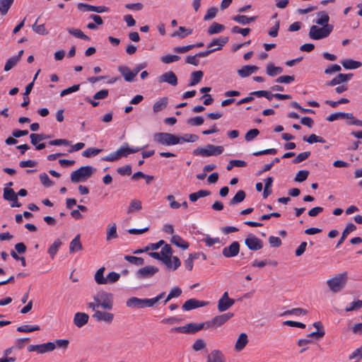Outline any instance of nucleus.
<instances>
[{"mask_svg":"<svg viewBox=\"0 0 362 362\" xmlns=\"http://www.w3.org/2000/svg\"><path fill=\"white\" fill-rule=\"evenodd\" d=\"M92 317L97 322H104L107 324H111L114 320V314L105 310H96Z\"/></svg>","mask_w":362,"mask_h":362,"instance_id":"14","label":"nucleus"},{"mask_svg":"<svg viewBox=\"0 0 362 362\" xmlns=\"http://www.w3.org/2000/svg\"><path fill=\"white\" fill-rule=\"evenodd\" d=\"M235 303V300L228 297V292H225L218 301V310L221 313L228 310Z\"/></svg>","mask_w":362,"mask_h":362,"instance_id":"13","label":"nucleus"},{"mask_svg":"<svg viewBox=\"0 0 362 362\" xmlns=\"http://www.w3.org/2000/svg\"><path fill=\"white\" fill-rule=\"evenodd\" d=\"M303 140L309 144H314L316 142H320V143L325 142V140L322 137L317 136L315 134H310L308 137L304 136L303 138Z\"/></svg>","mask_w":362,"mask_h":362,"instance_id":"47","label":"nucleus"},{"mask_svg":"<svg viewBox=\"0 0 362 362\" xmlns=\"http://www.w3.org/2000/svg\"><path fill=\"white\" fill-rule=\"evenodd\" d=\"M93 171L92 166H82L71 173V181L74 183L85 181L92 176Z\"/></svg>","mask_w":362,"mask_h":362,"instance_id":"4","label":"nucleus"},{"mask_svg":"<svg viewBox=\"0 0 362 362\" xmlns=\"http://www.w3.org/2000/svg\"><path fill=\"white\" fill-rule=\"evenodd\" d=\"M206 344L205 341L202 339H197L194 344L192 345V349L195 351H199L202 349H204L206 347Z\"/></svg>","mask_w":362,"mask_h":362,"instance_id":"61","label":"nucleus"},{"mask_svg":"<svg viewBox=\"0 0 362 362\" xmlns=\"http://www.w3.org/2000/svg\"><path fill=\"white\" fill-rule=\"evenodd\" d=\"M67 31L69 34L71 35L80 38L83 40L89 41L90 39V37L85 35L81 30L79 29H74V28H67Z\"/></svg>","mask_w":362,"mask_h":362,"instance_id":"41","label":"nucleus"},{"mask_svg":"<svg viewBox=\"0 0 362 362\" xmlns=\"http://www.w3.org/2000/svg\"><path fill=\"white\" fill-rule=\"evenodd\" d=\"M18 58H15L14 57L8 59L5 64L4 71H8L12 68H13L18 63Z\"/></svg>","mask_w":362,"mask_h":362,"instance_id":"59","label":"nucleus"},{"mask_svg":"<svg viewBox=\"0 0 362 362\" xmlns=\"http://www.w3.org/2000/svg\"><path fill=\"white\" fill-rule=\"evenodd\" d=\"M30 142L33 145H37L40 141L51 138L49 134H35L33 133L30 135Z\"/></svg>","mask_w":362,"mask_h":362,"instance_id":"32","label":"nucleus"},{"mask_svg":"<svg viewBox=\"0 0 362 362\" xmlns=\"http://www.w3.org/2000/svg\"><path fill=\"white\" fill-rule=\"evenodd\" d=\"M89 320V315L85 313L78 312L74 316V324L76 327L81 328L86 325Z\"/></svg>","mask_w":362,"mask_h":362,"instance_id":"21","label":"nucleus"},{"mask_svg":"<svg viewBox=\"0 0 362 362\" xmlns=\"http://www.w3.org/2000/svg\"><path fill=\"white\" fill-rule=\"evenodd\" d=\"M17 194L14 190L9 187L4 189V199L8 201L16 200Z\"/></svg>","mask_w":362,"mask_h":362,"instance_id":"49","label":"nucleus"},{"mask_svg":"<svg viewBox=\"0 0 362 362\" xmlns=\"http://www.w3.org/2000/svg\"><path fill=\"white\" fill-rule=\"evenodd\" d=\"M356 230V226L354 223H348L347 226H346V228H344V230H343L340 239L339 240L336 247H339L343 243V242L345 240V239L347 238L348 235L350 233H351Z\"/></svg>","mask_w":362,"mask_h":362,"instance_id":"28","label":"nucleus"},{"mask_svg":"<svg viewBox=\"0 0 362 362\" xmlns=\"http://www.w3.org/2000/svg\"><path fill=\"white\" fill-rule=\"evenodd\" d=\"M162 258L170 257L173 255V250L170 245L165 244L160 252Z\"/></svg>","mask_w":362,"mask_h":362,"instance_id":"57","label":"nucleus"},{"mask_svg":"<svg viewBox=\"0 0 362 362\" xmlns=\"http://www.w3.org/2000/svg\"><path fill=\"white\" fill-rule=\"evenodd\" d=\"M32 28L33 31H35L36 33L39 35H45L48 34V32L46 30L44 24L37 25V22H35L33 25Z\"/></svg>","mask_w":362,"mask_h":362,"instance_id":"54","label":"nucleus"},{"mask_svg":"<svg viewBox=\"0 0 362 362\" xmlns=\"http://www.w3.org/2000/svg\"><path fill=\"white\" fill-rule=\"evenodd\" d=\"M14 0H0V11L2 15H6L13 4Z\"/></svg>","mask_w":362,"mask_h":362,"instance_id":"45","label":"nucleus"},{"mask_svg":"<svg viewBox=\"0 0 362 362\" xmlns=\"http://www.w3.org/2000/svg\"><path fill=\"white\" fill-rule=\"evenodd\" d=\"M224 30V26L221 24L214 23L208 30L209 35H214L221 33Z\"/></svg>","mask_w":362,"mask_h":362,"instance_id":"50","label":"nucleus"},{"mask_svg":"<svg viewBox=\"0 0 362 362\" xmlns=\"http://www.w3.org/2000/svg\"><path fill=\"white\" fill-rule=\"evenodd\" d=\"M258 67L255 65H246L238 70V74L242 78H245L256 72Z\"/></svg>","mask_w":362,"mask_h":362,"instance_id":"25","label":"nucleus"},{"mask_svg":"<svg viewBox=\"0 0 362 362\" xmlns=\"http://www.w3.org/2000/svg\"><path fill=\"white\" fill-rule=\"evenodd\" d=\"M102 151V149L96 148H88L85 151H83L82 156L86 158H90L92 156H95L99 154Z\"/></svg>","mask_w":362,"mask_h":362,"instance_id":"51","label":"nucleus"},{"mask_svg":"<svg viewBox=\"0 0 362 362\" xmlns=\"http://www.w3.org/2000/svg\"><path fill=\"white\" fill-rule=\"evenodd\" d=\"M168 105V98L166 97H163L156 101L153 106V110L154 112H158L163 110Z\"/></svg>","mask_w":362,"mask_h":362,"instance_id":"38","label":"nucleus"},{"mask_svg":"<svg viewBox=\"0 0 362 362\" xmlns=\"http://www.w3.org/2000/svg\"><path fill=\"white\" fill-rule=\"evenodd\" d=\"M353 76V74H339L330 81L327 83V86H334L349 81Z\"/></svg>","mask_w":362,"mask_h":362,"instance_id":"19","label":"nucleus"},{"mask_svg":"<svg viewBox=\"0 0 362 362\" xmlns=\"http://www.w3.org/2000/svg\"><path fill=\"white\" fill-rule=\"evenodd\" d=\"M181 139V143L182 142H195L198 141L199 136L193 134H186L182 136H180Z\"/></svg>","mask_w":362,"mask_h":362,"instance_id":"56","label":"nucleus"},{"mask_svg":"<svg viewBox=\"0 0 362 362\" xmlns=\"http://www.w3.org/2000/svg\"><path fill=\"white\" fill-rule=\"evenodd\" d=\"M349 360L353 362H359L362 358V345L353 351L349 356Z\"/></svg>","mask_w":362,"mask_h":362,"instance_id":"48","label":"nucleus"},{"mask_svg":"<svg viewBox=\"0 0 362 362\" xmlns=\"http://www.w3.org/2000/svg\"><path fill=\"white\" fill-rule=\"evenodd\" d=\"M245 197H246V193L245 192V191L240 189V190L238 191V192L235 194V195L230 199L229 204L235 205V204H239V203L242 202L245 199Z\"/></svg>","mask_w":362,"mask_h":362,"instance_id":"39","label":"nucleus"},{"mask_svg":"<svg viewBox=\"0 0 362 362\" xmlns=\"http://www.w3.org/2000/svg\"><path fill=\"white\" fill-rule=\"evenodd\" d=\"M170 242L177 247L182 250H187L189 246V243L178 235H173L171 238Z\"/></svg>","mask_w":362,"mask_h":362,"instance_id":"30","label":"nucleus"},{"mask_svg":"<svg viewBox=\"0 0 362 362\" xmlns=\"http://www.w3.org/2000/svg\"><path fill=\"white\" fill-rule=\"evenodd\" d=\"M142 209L141 202L139 199H132L127 209V214H132L134 211H139Z\"/></svg>","mask_w":362,"mask_h":362,"instance_id":"36","label":"nucleus"},{"mask_svg":"<svg viewBox=\"0 0 362 362\" xmlns=\"http://www.w3.org/2000/svg\"><path fill=\"white\" fill-rule=\"evenodd\" d=\"M124 259L136 266H141L144 264V259L142 257L125 255Z\"/></svg>","mask_w":362,"mask_h":362,"instance_id":"46","label":"nucleus"},{"mask_svg":"<svg viewBox=\"0 0 362 362\" xmlns=\"http://www.w3.org/2000/svg\"><path fill=\"white\" fill-rule=\"evenodd\" d=\"M40 180L45 187H50L53 185L52 181L46 173H42L40 175Z\"/></svg>","mask_w":362,"mask_h":362,"instance_id":"64","label":"nucleus"},{"mask_svg":"<svg viewBox=\"0 0 362 362\" xmlns=\"http://www.w3.org/2000/svg\"><path fill=\"white\" fill-rule=\"evenodd\" d=\"M240 252V244L237 241L233 242L229 246L222 250V254L227 258L233 257L238 255Z\"/></svg>","mask_w":362,"mask_h":362,"instance_id":"17","label":"nucleus"},{"mask_svg":"<svg viewBox=\"0 0 362 362\" xmlns=\"http://www.w3.org/2000/svg\"><path fill=\"white\" fill-rule=\"evenodd\" d=\"M245 245L253 251L261 250L263 247V242L253 234H249L245 239Z\"/></svg>","mask_w":362,"mask_h":362,"instance_id":"12","label":"nucleus"},{"mask_svg":"<svg viewBox=\"0 0 362 362\" xmlns=\"http://www.w3.org/2000/svg\"><path fill=\"white\" fill-rule=\"evenodd\" d=\"M118 237L117 233V225L115 223L109 224L107 228L106 240L110 241L112 239H115Z\"/></svg>","mask_w":362,"mask_h":362,"instance_id":"31","label":"nucleus"},{"mask_svg":"<svg viewBox=\"0 0 362 362\" xmlns=\"http://www.w3.org/2000/svg\"><path fill=\"white\" fill-rule=\"evenodd\" d=\"M78 9L83 12L93 11L98 13H105L109 11V8L105 6H92L86 4L80 3L77 6Z\"/></svg>","mask_w":362,"mask_h":362,"instance_id":"16","label":"nucleus"},{"mask_svg":"<svg viewBox=\"0 0 362 362\" xmlns=\"http://www.w3.org/2000/svg\"><path fill=\"white\" fill-rule=\"evenodd\" d=\"M105 267L100 268L95 274L94 279L95 282L99 284H107L106 277H104L103 274L105 272Z\"/></svg>","mask_w":362,"mask_h":362,"instance_id":"37","label":"nucleus"},{"mask_svg":"<svg viewBox=\"0 0 362 362\" xmlns=\"http://www.w3.org/2000/svg\"><path fill=\"white\" fill-rule=\"evenodd\" d=\"M162 262L165 264L168 269L176 270L181 264L180 259L176 256L162 258Z\"/></svg>","mask_w":362,"mask_h":362,"instance_id":"20","label":"nucleus"},{"mask_svg":"<svg viewBox=\"0 0 362 362\" xmlns=\"http://www.w3.org/2000/svg\"><path fill=\"white\" fill-rule=\"evenodd\" d=\"M256 16H252V17H247L246 16L243 15H238L234 17H233V20L235 22L242 24V25H247L249 24L256 20Z\"/></svg>","mask_w":362,"mask_h":362,"instance_id":"33","label":"nucleus"},{"mask_svg":"<svg viewBox=\"0 0 362 362\" xmlns=\"http://www.w3.org/2000/svg\"><path fill=\"white\" fill-rule=\"evenodd\" d=\"M273 178L272 177H269L264 180V187L263 192L264 198H267L272 193V190L270 188L272 186Z\"/></svg>","mask_w":362,"mask_h":362,"instance_id":"44","label":"nucleus"},{"mask_svg":"<svg viewBox=\"0 0 362 362\" xmlns=\"http://www.w3.org/2000/svg\"><path fill=\"white\" fill-rule=\"evenodd\" d=\"M317 19L314 21L317 25L325 27H334L329 23V16L326 11H322L317 13Z\"/></svg>","mask_w":362,"mask_h":362,"instance_id":"22","label":"nucleus"},{"mask_svg":"<svg viewBox=\"0 0 362 362\" xmlns=\"http://www.w3.org/2000/svg\"><path fill=\"white\" fill-rule=\"evenodd\" d=\"M182 289L178 286L173 287L170 293H168L167 298L164 300V304H166L169 300L174 298H178L182 294Z\"/></svg>","mask_w":362,"mask_h":362,"instance_id":"42","label":"nucleus"},{"mask_svg":"<svg viewBox=\"0 0 362 362\" xmlns=\"http://www.w3.org/2000/svg\"><path fill=\"white\" fill-rule=\"evenodd\" d=\"M158 81L159 83H167L172 86H176L177 85V77L173 71H169L159 76Z\"/></svg>","mask_w":362,"mask_h":362,"instance_id":"15","label":"nucleus"},{"mask_svg":"<svg viewBox=\"0 0 362 362\" xmlns=\"http://www.w3.org/2000/svg\"><path fill=\"white\" fill-rule=\"evenodd\" d=\"M228 41L227 37H221L214 40L208 46L210 49H214L215 51L221 49L222 47L226 44Z\"/></svg>","mask_w":362,"mask_h":362,"instance_id":"26","label":"nucleus"},{"mask_svg":"<svg viewBox=\"0 0 362 362\" xmlns=\"http://www.w3.org/2000/svg\"><path fill=\"white\" fill-rule=\"evenodd\" d=\"M93 300L105 310H110L113 308V295L110 293L104 291H98L93 296Z\"/></svg>","mask_w":362,"mask_h":362,"instance_id":"2","label":"nucleus"},{"mask_svg":"<svg viewBox=\"0 0 362 362\" xmlns=\"http://www.w3.org/2000/svg\"><path fill=\"white\" fill-rule=\"evenodd\" d=\"M309 175V171L305 170H299L296 175L294 180L296 182H302L305 181Z\"/></svg>","mask_w":362,"mask_h":362,"instance_id":"53","label":"nucleus"},{"mask_svg":"<svg viewBox=\"0 0 362 362\" xmlns=\"http://www.w3.org/2000/svg\"><path fill=\"white\" fill-rule=\"evenodd\" d=\"M55 349V344L49 341L47 343L36 344V345H30L28 347V351L30 352L36 351L38 354H42L47 352L52 351Z\"/></svg>","mask_w":362,"mask_h":362,"instance_id":"10","label":"nucleus"},{"mask_svg":"<svg viewBox=\"0 0 362 362\" xmlns=\"http://www.w3.org/2000/svg\"><path fill=\"white\" fill-rule=\"evenodd\" d=\"M188 326H190L189 333H193L201 330L202 329H206V322L195 324V323H189Z\"/></svg>","mask_w":362,"mask_h":362,"instance_id":"52","label":"nucleus"},{"mask_svg":"<svg viewBox=\"0 0 362 362\" xmlns=\"http://www.w3.org/2000/svg\"><path fill=\"white\" fill-rule=\"evenodd\" d=\"M204 123V119L201 116L189 118L187 120V124L192 126H200Z\"/></svg>","mask_w":362,"mask_h":362,"instance_id":"62","label":"nucleus"},{"mask_svg":"<svg viewBox=\"0 0 362 362\" xmlns=\"http://www.w3.org/2000/svg\"><path fill=\"white\" fill-rule=\"evenodd\" d=\"M283 69L280 66H275L274 64H270L267 66V74L270 76H275L282 73Z\"/></svg>","mask_w":362,"mask_h":362,"instance_id":"43","label":"nucleus"},{"mask_svg":"<svg viewBox=\"0 0 362 362\" xmlns=\"http://www.w3.org/2000/svg\"><path fill=\"white\" fill-rule=\"evenodd\" d=\"M223 147L222 146H214L213 144H208L206 147H197L193 151L194 156H201L203 157L217 156L223 152Z\"/></svg>","mask_w":362,"mask_h":362,"instance_id":"3","label":"nucleus"},{"mask_svg":"<svg viewBox=\"0 0 362 362\" xmlns=\"http://www.w3.org/2000/svg\"><path fill=\"white\" fill-rule=\"evenodd\" d=\"M118 71L123 76L125 81L128 82L133 81L134 77L136 76V73H134V71H131L130 69L126 66H119Z\"/></svg>","mask_w":362,"mask_h":362,"instance_id":"23","label":"nucleus"},{"mask_svg":"<svg viewBox=\"0 0 362 362\" xmlns=\"http://www.w3.org/2000/svg\"><path fill=\"white\" fill-rule=\"evenodd\" d=\"M208 304L206 301H200L195 298H190L182 305L184 310H191L200 307H204Z\"/></svg>","mask_w":362,"mask_h":362,"instance_id":"18","label":"nucleus"},{"mask_svg":"<svg viewBox=\"0 0 362 362\" xmlns=\"http://www.w3.org/2000/svg\"><path fill=\"white\" fill-rule=\"evenodd\" d=\"M129 154L128 144L124 143L116 151L102 158V160L108 162H114L118 160L122 157H127Z\"/></svg>","mask_w":362,"mask_h":362,"instance_id":"9","label":"nucleus"},{"mask_svg":"<svg viewBox=\"0 0 362 362\" xmlns=\"http://www.w3.org/2000/svg\"><path fill=\"white\" fill-rule=\"evenodd\" d=\"M247 343H248V337H247V334L241 333L239 335V337L235 344L234 349L236 351H241L242 350L244 349V348L246 346Z\"/></svg>","mask_w":362,"mask_h":362,"instance_id":"24","label":"nucleus"},{"mask_svg":"<svg viewBox=\"0 0 362 362\" xmlns=\"http://www.w3.org/2000/svg\"><path fill=\"white\" fill-rule=\"evenodd\" d=\"M233 317V313H227L217 315L211 320L206 321V329H216L224 325L227 321Z\"/></svg>","mask_w":362,"mask_h":362,"instance_id":"8","label":"nucleus"},{"mask_svg":"<svg viewBox=\"0 0 362 362\" xmlns=\"http://www.w3.org/2000/svg\"><path fill=\"white\" fill-rule=\"evenodd\" d=\"M310 156V151H305L299 153L295 159L293 160V163L296 164L306 160Z\"/></svg>","mask_w":362,"mask_h":362,"instance_id":"63","label":"nucleus"},{"mask_svg":"<svg viewBox=\"0 0 362 362\" xmlns=\"http://www.w3.org/2000/svg\"><path fill=\"white\" fill-rule=\"evenodd\" d=\"M120 278V274L115 272H110L106 276L107 284H113L117 282Z\"/></svg>","mask_w":362,"mask_h":362,"instance_id":"55","label":"nucleus"},{"mask_svg":"<svg viewBox=\"0 0 362 362\" xmlns=\"http://www.w3.org/2000/svg\"><path fill=\"white\" fill-rule=\"evenodd\" d=\"M158 271L159 269L157 267L148 265L139 269L136 276L139 279H148L153 276Z\"/></svg>","mask_w":362,"mask_h":362,"instance_id":"11","label":"nucleus"},{"mask_svg":"<svg viewBox=\"0 0 362 362\" xmlns=\"http://www.w3.org/2000/svg\"><path fill=\"white\" fill-rule=\"evenodd\" d=\"M348 281V273L344 272L327 281V284L333 293H339L344 289Z\"/></svg>","mask_w":362,"mask_h":362,"instance_id":"1","label":"nucleus"},{"mask_svg":"<svg viewBox=\"0 0 362 362\" xmlns=\"http://www.w3.org/2000/svg\"><path fill=\"white\" fill-rule=\"evenodd\" d=\"M180 59V57L178 55H173V54H168L165 56H163L161 58V61L165 64H170L174 62H177Z\"/></svg>","mask_w":362,"mask_h":362,"instance_id":"60","label":"nucleus"},{"mask_svg":"<svg viewBox=\"0 0 362 362\" xmlns=\"http://www.w3.org/2000/svg\"><path fill=\"white\" fill-rule=\"evenodd\" d=\"M206 362H225V357L219 350H213L208 356Z\"/></svg>","mask_w":362,"mask_h":362,"instance_id":"27","label":"nucleus"},{"mask_svg":"<svg viewBox=\"0 0 362 362\" xmlns=\"http://www.w3.org/2000/svg\"><path fill=\"white\" fill-rule=\"evenodd\" d=\"M126 305L130 308L137 309L153 308L155 306L152 298H139L137 297H131L127 299Z\"/></svg>","mask_w":362,"mask_h":362,"instance_id":"7","label":"nucleus"},{"mask_svg":"<svg viewBox=\"0 0 362 362\" xmlns=\"http://www.w3.org/2000/svg\"><path fill=\"white\" fill-rule=\"evenodd\" d=\"M62 245V242L60 240V239L57 238L49 247L47 252L52 259L55 257Z\"/></svg>","mask_w":362,"mask_h":362,"instance_id":"35","label":"nucleus"},{"mask_svg":"<svg viewBox=\"0 0 362 362\" xmlns=\"http://www.w3.org/2000/svg\"><path fill=\"white\" fill-rule=\"evenodd\" d=\"M203 75H204V74L202 71H193L191 74V81H190V83H189V86H195L197 83H199L201 81V80L203 77Z\"/></svg>","mask_w":362,"mask_h":362,"instance_id":"40","label":"nucleus"},{"mask_svg":"<svg viewBox=\"0 0 362 362\" xmlns=\"http://www.w3.org/2000/svg\"><path fill=\"white\" fill-rule=\"evenodd\" d=\"M334 27H318L313 25L309 30V37L314 40H319L327 37L332 32Z\"/></svg>","mask_w":362,"mask_h":362,"instance_id":"6","label":"nucleus"},{"mask_svg":"<svg viewBox=\"0 0 362 362\" xmlns=\"http://www.w3.org/2000/svg\"><path fill=\"white\" fill-rule=\"evenodd\" d=\"M83 250L82 244L80 241V235L78 234L70 243L69 252L75 253Z\"/></svg>","mask_w":362,"mask_h":362,"instance_id":"29","label":"nucleus"},{"mask_svg":"<svg viewBox=\"0 0 362 362\" xmlns=\"http://www.w3.org/2000/svg\"><path fill=\"white\" fill-rule=\"evenodd\" d=\"M259 134V132L257 129H250L245 134V139L247 141H251L256 138Z\"/></svg>","mask_w":362,"mask_h":362,"instance_id":"58","label":"nucleus"},{"mask_svg":"<svg viewBox=\"0 0 362 362\" xmlns=\"http://www.w3.org/2000/svg\"><path fill=\"white\" fill-rule=\"evenodd\" d=\"M153 139L156 142L165 146H173L181 143L180 136L166 132L156 133Z\"/></svg>","mask_w":362,"mask_h":362,"instance_id":"5","label":"nucleus"},{"mask_svg":"<svg viewBox=\"0 0 362 362\" xmlns=\"http://www.w3.org/2000/svg\"><path fill=\"white\" fill-rule=\"evenodd\" d=\"M341 64L346 69H355L361 66V62L353 59H345L341 61Z\"/></svg>","mask_w":362,"mask_h":362,"instance_id":"34","label":"nucleus"}]
</instances>
